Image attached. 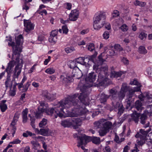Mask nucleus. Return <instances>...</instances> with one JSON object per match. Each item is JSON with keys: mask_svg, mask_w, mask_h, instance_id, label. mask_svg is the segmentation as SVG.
Listing matches in <instances>:
<instances>
[{"mask_svg": "<svg viewBox=\"0 0 152 152\" xmlns=\"http://www.w3.org/2000/svg\"><path fill=\"white\" fill-rule=\"evenodd\" d=\"M92 141L93 143L96 144H99L100 142V138L96 137H90L84 135L81 137L79 138L78 140L77 146L78 147H80L83 150H84L85 152L87 151V150L85 149L84 146L88 142Z\"/></svg>", "mask_w": 152, "mask_h": 152, "instance_id": "7", "label": "nucleus"}, {"mask_svg": "<svg viewBox=\"0 0 152 152\" xmlns=\"http://www.w3.org/2000/svg\"><path fill=\"white\" fill-rule=\"evenodd\" d=\"M130 84L133 85H139L140 83L137 81V80L135 79L133 80H132L130 83Z\"/></svg>", "mask_w": 152, "mask_h": 152, "instance_id": "43", "label": "nucleus"}, {"mask_svg": "<svg viewBox=\"0 0 152 152\" xmlns=\"http://www.w3.org/2000/svg\"><path fill=\"white\" fill-rule=\"evenodd\" d=\"M148 132L147 131L141 129L140 133H137L136 134L135 137L137 138L136 142L138 145H142L146 141L148 146L151 145L152 144V133H150L148 136H146Z\"/></svg>", "mask_w": 152, "mask_h": 152, "instance_id": "4", "label": "nucleus"}, {"mask_svg": "<svg viewBox=\"0 0 152 152\" xmlns=\"http://www.w3.org/2000/svg\"><path fill=\"white\" fill-rule=\"evenodd\" d=\"M5 41L8 42L9 46H11L13 49L12 58L15 56H20V54L22 51V45L23 42V38L22 35H19L15 37L16 45L14 42L12 41V38L9 36L6 37Z\"/></svg>", "mask_w": 152, "mask_h": 152, "instance_id": "3", "label": "nucleus"}, {"mask_svg": "<svg viewBox=\"0 0 152 152\" xmlns=\"http://www.w3.org/2000/svg\"><path fill=\"white\" fill-rule=\"evenodd\" d=\"M64 7L65 8L68 10H70L72 8V4L69 3H66L64 4Z\"/></svg>", "mask_w": 152, "mask_h": 152, "instance_id": "44", "label": "nucleus"}, {"mask_svg": "<svg viewBox=\"0 0 152 152\" xmlns=\"http://www.w3.org/2000/svg\"><path fill=\"white\" fill-rule=\"evenodd\" d=\"M75 50V48L72 47H67L65 49V52L67 53H71Z\"/></svg>", "mask_w": 152, "mask_h": 152, "instance_id": "38", "label": "nucleus"}, {"mask_svg": "<svg viewBox=\"0 0 152 152\" xmlns=\"http://www.w3.org/2000/svg\"><path fill=\"white\" fill-rule=\"evenodd\" d=\"M107 49V47L105 48L104 52L102 53L99 56L98 58L100 62L105 61L108 57L107 55L113 56L117 54V53L115 52L114 51L111 49L108 50L106 52Z\"/></svg>", "mask_w": 152, "mask_h": 152, "instance_id": "14", "label": "nucleus"}, {"mask_svg": "<svg viewBox=\"0 0 152 152\" xmlns=\"http://www.w3.org/2000/svg\"><path fill=\"white\" fill-rule=\"evenodd\" d=\"M87 48L88 50L91 51L94 49V45L93 43L89 44L87 46Z\"/></svg>", "mask_w": 152, "mask_h": 152, "instance_id": "47", "label": "nucleus"}, {"mask_svg": "<svg viewBox=\"0 0 152 152\" xmlns=\"http://www.w3.org/2000/svg\"><path fill=\"white\" fill-rule=\"evenodd\" d=\"M139 98L141 100L146 99L148 100L146 102L148 104L152 102V95L148 92H145L143 94H141L138 96Z\"/></svg>", "mask_w": 152, "mask_h": 152, "instance_id": "17", "label": "nucleus"}, {"mask_svg": "<svg viewBox=\"0 0 152 152\" xmlns=\"http://www.w3.org/2000/svg\"><path fill=\"white\" fill-rule=\"evenodd\" d=\"M138 86L135 87L133 88L129 89L126 83H123L122 85L121 91L118 94L119 99L120 100H122L124 97L126 93L128 90H129V94L127 97L130 98L132 97L135 92H137L140 91V87L141 86L140 84L138 85Z\"/></svg>", "mask_w": 152, "mask_h": 152, "instance_id": "8", "label": "nucleus"}, {"mask_svg": "<svg viewBox=\"0 0 152 152\" xmlns=\"http://www.w3.org/2000/svg\"><path fill=\"white\" fill-rule=\"evenodd\" d=\"M62 29L63 33L65 34H67L69 31V30L67 26H66L64 25L62 26Z\"/></svg>", "mask_w": 152, "mask_h": 152, "instance_id": "45", "label": "nucleus"}, {"mask_svg": "<svg viewBox=\"0 0 152 152\" xmlns=\"http://www.w3.org/2000/svg\"><path fill=\"white\" fill-rule=\"evenodd\" d=\"M147 36V34L143 32H141L139 35V37L141 40L145 39Z\"/></svg>", "mask_w": 152, "mask_h": 152, "instance_id": "39", "label": "nucleus"}, {"mask_svg": "<svg viewBox=\"0 0 152 152\" xmlns=\"http://www.w3.org/2000/svg\"><path fill=\"white\" fill-rule=\"evenodd\" d=\"M97 53L95 52L94 54L91 56H88L87 57H80L76 59L73 61L71 62L70 68H73L76 66V64L77 63L85 65L86 67H89L91 64L90 62H93V58L95 57L97 55Z\"/></svg>", "mask_w": 152, "mask_h": 152, "instance_id": "6", "label": "nucleus"}, {"mask_svg": "<svg viewBox=\"0 0 152 152\" xmlns=\"http://www.w3.org/2000/svg\"><path fill=\"white\" fill-rule=\"evenodd\" d=\"M16 86H14L13 88H11L10 91H9V95L11 96H14L16 94Z\"/></svg>", "mask_w": 152, "mask_h": 152, "instance_id": "31", "label": "nucleus"}, {"mask_svg": "<svg viewBox=\"0 0 152 152\" xmlns=\"http://www.w3.org/2000/svg\"><path fill=\"white\" fill-rule=\"evenodd\" d=\"M124 73V72L121 71L116 72L115 71H113L111 72L110 77L111 78H117L120 77Z\"/></svg>", "mask_w": 152, "mask_h": 152, "instance_id": "24", "label": "nucleus"}, {"mask_svg": "<svg viewBox=\"0 0 152 152\" xmlns=\"http://www.w3.org/2000/svg\"><path fill=\"white\" fill-rule=\"evenodd\" d=\"M10 75H8L6 80L5 82V86L6 87H12V82L10 78Z\"/></svg>", "mask_w": 152, "mask_h": 152, "instance_id": "26", "label": "nucleus"}, {"mask_svg": "<svg viewBox=\"0 0 152 152\" xmlns=\"http://www.w3.org/2000/svg\"><path fill=\"white\" fill-rule=\"evenodd\" d=\"M134 4L135 6H144L146 4L145 2H140L138 0H136L134 1Z\"/></svg>", "mask_w": 152, "mask_h": 152, "instance_id": "36", "label": "nucleus"}, {"mask_svg": "<svg viewBox=\"0 0 152 152\" xmlns=\"http://www.w3.org/2000/svg\"><path fill=\"white\" fill-rule=\"evenodd\" d=\"M95 129L100 128L99 131V135L101 136H104L107 133L109 129L112 126V123L110 121H107L104 124L98 121L94 123Z\"/></svg>", "mask_w": 152, "mask_h": 152, "instance_id": "10", "label": "nucleus"}, {"mask_svg": "<svg viewBox=\"0 0 152 152\" xmlns=\"http://www.w3.org/2000/svg\"><path fill=\"white\" fill-rule=\"evenodd\" d=\"M61 124L65 127L72 126L74 129H76L81 125L82 119L78 118L67 119L62 121Z\"/></svg>", "mask_w": 152, "mask_h": 152, "instance_id": "12", "label": "nucleus"}, {"mask_svg": "<svg viewBox=\"0 0 152 152\" xmlns=\"http://www.w3.org/2000/svg\"><path fill=\"white\" fill-rule=\"evenodd\" d=\"M89 30L88 29H86L80 32V34L82 35H84L87 33L89 32Z\"/></svg>", "mask_w": 152, "mask_h": 152, "instance_id": "58", "label": "nucleus"}, {"mask_svg": "<svg viewBox=\"0 0 152 152\" xmlns=\"http://www.w3.org/2000/svg\"><path fill=\"white\" fill-rule=\"evenodd\" d=\"M119 15V12L116 10H114L112 13L111 19L113 18L116 17Z\"/></svg>", "mask_w": 152, "mask_h": 152, "instance_id": "37", "label": "nucleus"}, {"mask_svg": "<svg viewBox=\"0 0 152 152\" xmlns=\"http://www.w3.org/2000/svg\"><path fill=\"white\" fill-rule=\"evenodd\" d=\"M146 72L148 77L152 79V68H148L146 70Z\"/></svg>", "mask_w": 152, "mask_h": 152, "instance_id": "34", "label": "nucleus"}, {"mask_svg": "<svg viewBox=\"0 0 152 152\" xmlns=\"http://www.w3.org/2000/svg\"><path fill=\"white\" fill-rule=\"evenodd\" d=\"M113 105L115 111L118 110V113H122L124 110L123 106L121 103L117 102L116 104L115 101H112Z\"/></svg>", "mask_w": 152, "mask_h": 152, "instance_id": "20", "label": "nucleus"}, {"mask_svg": "<svg viewBox=\"0 0 152 152\" xmlns=\"http://www.w3.org/2000/svg\"><path fill=\"white\" fill-rule=\"evenodd\" d=\"M58 31L57 30H55L52 31L50 36H52L54 37H57L58 34Z\"/></svg>", "mask_w": 152, "mask_h": 152, "instance_id": "54", "label": "nucleus"}, {"mask_svg": "<svg viewBox=\"0 0 152 152\" xmlns=\"http://www.w3.org/2000/svg\"><path fill=\"white\" fill-rule=\"evenodd\" d=\"M28 112V110L27 108H26L23 110L22 113V115L23 116H27V114Z\"/></svg>", "mask_w": 152, "mask_h": 152, "instance_id": "57", "label": "nucleus"}, {"mask_svg": "<svg viewBox=\"0 0 152 152\" xmlns=\"http://www.w3.org/2000/svg\"><path fill=\"white\" fill-rule=\"evenodd\" d=\"M38 13L41 15H42L43 14H45V15H47V12L45 10H41L40 11H37Z\"/></svg>", "mask_w": 152, "mask_h": 152, "instance_id": "56", "label": "nucleus"}, {"mask_svg": "<svg viewBox=\"0 0 152 152\" xmlns=\"http://www.w3.org/2000/svg\"><path fill=\"white\" fill-rule=\"evenodd\" d=\"M106 18V15L103 12L101 11L96 12L94 16L93 27L96 30H99L105 23V20Z\"/></svg>", "mask_w": 152, "mask_h": 152, "instance_id": "5", "label": "nucleus"}, {"mask_svg": "<svg viewBox=\"0 0 152 152\" xmlns=\"http://www.w3.org/2000/svg\"><path fill=\"white\" fill-rule=\"evenodd\" d=\"M103 36L104 39H107L109 38L110 36L109 32L107 31H105L103 34Z\"/></svg>", "mask_w": 152, "mask_h": 152, "instance_id": "49", "label": "nucleus"}, {"mask_svg": "<svg viewBox=\"0 0 152 152\" xmlns=\"http://www.w3.org/2000/svg\"><path fill=\"white\" fill-rule=\"evenodd\" d=\"M72 76L79 79L82 76L81 71L78 69H73L72 71Z\"/></svg>", "mask_w": 152, "mask_h": 152, "instance_id": "21", "label": "nucleus"}, {"mask_svg": "<svg viewBox=\"0 0 152 152\" xmlns=\"http://www.w3.org/2000/svg\"><path fill=\"white\" fill-rule=\"evenodd\" d=\"M7 101L5 100L1 101L0 104V108L2 112H4L7 108V106L5 104Z\"/></svg>", "mask_w": 152, "mask_h": 152, "instance_id": "23", "label": "nucleus"}, {"mask_svg": "<svg viewBox=\"0 0 152 152\" xmlns=\"http://www.w3.org/2000/svg\"><path fill=\"white\" fill-rule=\"evenodd\" d=\"M36 66V65L34 64L32 66V67L29 70V73H31L33 72V71L35 69V66Z\"/></svg>", "mask_w": 152, "mask_h": 152, "instance_id": "62", "label": "nucleus"}, {"mask_svg": "<svg viewBox=\"0 0 152 152\" xmlns=\"http://www.w3.org/2000/svg\"><path fill=\"white\" fill-rule=\"evenodd\" d=\"M21 142V140H19L18 139H16L13 140L12 141L10 142V144H19Z\"/></svg>", "mask_w": 152, "mask_h": 152, "instance_id": "51", "label": "nucleus"}, {"mask_svg": "<svg viewBox=\"0 0 152 152\" xmlns=\"http://www.w3.org/2000/svg\"><path fill=\"white\" fill-rule=\"evenodd\" d=\"M56 69L54 67H50L46 69L45 72L50 75H52L55 73Z\"/></svg>", "mask_w": 152, "mask_h": 152, "instance_id": "27", "label": "nucleus"}, {"mask_svg": "<svg viewBox=\"0 0 152 152\" xmlns=\"http://www.w3.org/2000/svg\"><path fill=\"white\" fill-rule=\"evenodd\" d=\"M34 138H36V139L38 140L39 141H41L42 142H44L45 140V138L41 136H39L37 137H36L35 136V137H34Z\"/></svg>", "mask_w": 152, "mask_h": 152, "instance_id": "48", "label": "nucleus"}, {"mask_svg": "<svg viewBox=\"0 0 152 152\" xmlns=\"http://www.w3.org/2000/svg\"><path fill=\"white\" fill-rule=\"evenodd\" d=\"M138 52L140 53L145 54L147 53V50L145 47L140 46L139 48Z\"/></svg>", "mask_w": 152, "mask_h": 152, "instance_id": "32", "label": "nucleus"}, {"mask_svg": "<svg viewBox=\"0 0 152 152\" xmlns=\"http://www.w3.org/2000/svg\"><path fill=\"white\" fill-rule=\"evenodd\" d=\"M79 14V12L78 10L76 9L72 10L69 15V19L72 21L76 20L78 17Z\"/></svg>", "mask_w": 152, "mask_h": 152, "instance_id": "19", "label": "nucleus"}, {"mask_svg": "<svg viewBox=\"0 0 152 152\" xmlns=\"http://www.w3.org/2000/svg\"><path fill=\"white\" fill-rule=\"evenodd\" d=\"M96 78V75L94 72L89 74L88 77L86 78L85 81L86 84H83L82 82L79 83L78 87L81 91L86 89V88L91 87L93 86V83L95 81Z\"/></svg>", "mask_w": 152, "mask_h": 152, "instance_id": "11", "label": "nucleus"}, {"mask_svg": "<svg viewBox=\"0 0 152 152\" xmlns=\"http://www.w3.org/2000/svg\"><path fill=\"white\" fill-rule=\"evenodd\" d=\"M19 115L20 114L18 113H16L14 116L13 119L18 120Z\"/></svg>", "mask_w": 152, "mask_h": 152, "instance_id": "60", "label": "nucleus"}, {"mask_svg": "<svg viewBox=\"0 0 152 152\" xmlns=\"http://www.w3.org/2000/svg\"><path fill=\"white\" fill-rule=\"evenodd\" d=\"M43 96L45 97L51 101L55 98V95H51L48 93L47 91H45L43 92L42 94Z\"/></svg>", "mask_w": 152, "mask_h": 152, "instance_id": "22", "label": "nucleus"}, {"mask_svg": "<svg viewBox=\"0 0 152 152\" xmlns=\"http://www.w3.org/2000/svg\"><path fill=\"white\" fill-rule=\"evenodd\" d=\"M19 56H15L14 58H12V60L10 61L8 64L7 67L5 72H6L8 74V75H11V74L12 71L14 67L15 62L18 64L15 66L14 72L13 75V79L15 80V78H18V76L20 75L21 71V68L23 64V60L21 59H19Z\"/></svg>", "mask_w": 152, "mask_h": 152, "instance_id": "2", "label": "nucleus"}, {"mask_svg": "<svg viewBox=\"0 0 152 152\" xmlns=\"http://www.w3.org/2000/svg\"><path fill=\"white\" fill-rule=\"evenodd\" d=\"M17 121L18 120H17L13 119L12 121L11 124V126L12 128V132H13L12 133L13 136H14V134H15L16 130V128L15 126L16 125Z\"/></svg>", "mask_w": 152, "mask_h": 152, "instance_id": "30", "label": "nucleus"}, {"mask_svg": "<svg viewBox=\"0 0 152 152\" xmlns=\"http://www.w3.org/2000/svg\"><path fill=\"white\" fill-rule=\"evenodd\" d=\"M31 143L33 146L34 149H37V148L40 147L39 144L37 141H31Z\"/></svg>", "mask_w": 152, "mask_h": 152, "instance_id": "41", "label": "nucleus"}, {"mask_svg": "<svg viewBox=\"0 0 152 152\" xmlns=\"http://www.w3.org/2000/svg\"><path fill=\"white\" fill-rule=\"evenodd\" d=\"M121 61L124 64L128 65L129 64V61L126 58L123 57L121 59Z\"/></svg>", "mask_w": 152, "mask_h": 152, "instance_id": "52", "label": "nucleus"}, {"mask_svg": "<svg viewBox=\"0 0 152 152\" xmlns=\"http://www.w3.org/2000/svg\"><path fill=\"white\" fill-rule=\"evenodd\" d=\"M61 80H62L63 83H65L67 82L68 81H69L70 80L71 78L69 77H68V78L66 77H64L63 76L61 75Z\"/></svg>", "mask_w": 152, "mask_h": 152, "instance_id": "50", "label": "nucleus"}, {"mask_svg": "<svg viewBox=\"0 0 152 152\" xmlns=\"http://www.w3.org/2000/svg\"><path fill=\"white\" fill-rule=\"evenodd\" d=\"M105 27L106 29L107 30H110L111 28L110 25L108 23H106L105 25Z\"/></svg>", "mask_w": 152, "mask_h": 152, "instance_id": "61", "label": "nucleus"}, {"mask_svg": "<svg viewBox=\"0 0 152 152\" xmlns=\"http://www.w3.org/2000/svg\"><path fill=\"white\" fill-rule=\"evenodd\" d=\"M135 106L136 109L138 111H140L142 110V103L139 100L137 101L135 103Z\"/></svg>", "mask_w": 152, "mask_h": 152, "instance_id": "29", "label": "nucleus"}, {"mask_svg": "<svg viewBox=\"0 0 152 152\" xmlns=\"http://www.w3.org/2000/svg\"><path fill=\"white\" fill-rule=\"evenodd\" d=\"M83 93L76 94L72 96H69L65 100L59 102L54 108H51L47 110V105L43 102H39L38 111L35 114L37 118H41L43 113L45 112L48 115L54 116L55 118L58 116L60 117H78L84 114L87 110L83 107H80L79 105L84 104L86 106L89 104L87 97L83 96Z\"/></svg>", "mask_w": 152, "mask_h": 152, "instance_id": "1", "label": "nucleus"}, {"mask_svg": "<svg viewBox=\"0 0 152 152\" xmlns=\"http://www.w3.org/2000/svg\"><path fill=\"white\" fill-rule=\"evenodd\" d=\"M124 138H121L120 139L118 136L117 135H115L114 140L117 143H120L124 141Z\"/></svg>", "mask_w": 152, "mask_h": 152, "instance_id": "40", "label": "nucleus"}, {"mask_svg": "<svg viewBox=\"0 0 152 152\" xmlns=\"http://www.w3.org/2000/svg\"><path fill=\"white\" fill-rule=\"evenodd\" d=\"M140 116V114L137 113L136 111L134 112L131 115V117L132 119L135 123H137L138 122Z\"/></svg>", "mask_w": 152, "mask_h": 152, "instance_id": "25", "label": "nucleus"}, {"mask_svg": "<svg viewBox=\"0 0 152 152\" xmlns=\"http://www.w3.org/2000/svg\"><path fill=\"white\" fill-rule=\"evenodd\" d=\"M28 116L30 118L31 124L32 127L34 128L35 133L44 136H48L50 135L51 132L48 128L41 129L39 130L37 128H35V126L34 124L35 121L34 117H32L30 114H29Z\"/></svg>", "mask_w": 152, "mask_h": 152, "instance_id": "13", "label": "nucleus"}, {"mask_svg": "<svg viewBox=\"0 0 152 152\" xmlns=\"http://www.w3.org/2000/svg\"><path fill=\"white\" fill-rule=\"evenodd\" d=\"M46 7V6L43 4L40 5L39 6L38 10H37V12L40 11V10H41L42 9L45 8Z\"/></svg>", "mask_w": 152, "mask_h": 152, "instance_id": "63", "label": "nucleus"}, {"mask_svg": "<svg viewBox=\"0 0 152 152\" xmlns=\"http://www.w3.org/2000/svg\"><path fill=\"white\" fill-rule=\"evenodd\" d=\"M50 58L51 57L50 56H48V58L46 59L44 61V64L45 65H47L48 63L50 61Z\"/></svg>", "mask_w": 152, "mask_h": 152, "instance_id": "59", "label": "nucleus"}, {"mask_svg": "<svg viewBox=\"0 0 152 152\" xmlns=\"http://www.w3.org/2000/svg\"><path fill=\"white\" fill-rule=\"evenodd\" d=\"M24 24L25 30L27 32H28L34 29V25L29 20H24Z\"/></svg>", "mask_w": 152, "mask_h": 152, "instance_id": "18", "label": "nucleus"}, {"mask_svg": "<svg viewBox=\"0 0 152 152\" xmlns=\"http://www.w3.org/2000/svg\"><path fill=\"white\" fill-rule=\"evenodd\" d=\"M23 1L25 3V4L23 6V9L27 10L29 9V7L26 5V4L28 3V1L26 0H23Z\"/></svg>", "mask_w": 152, "mask_h": 152, "instance_id": "53", "label": "nucleus"}, {"mask_svg": "<svg viewBox=\"0 0 152 152\" xmlns=\"http://www.w3.org/2000/svg\"><path fill=\"white\" fill-rule=\"evenodd\" d=\"M23 136L24 137H27L28 136H32L33 138L35 137V134L34 133H32L31 132L27 131L26 132L23 133Z\"/></svg>", "mask_w": 152, "mask_h": 152, "instance_id": "35", "label": "nucleus"}, {"mask_svg": "<svg viewBox=\"0 0 152 152\" xmlns=\"http://www.w3.org/2000/svg\"><path fill=\"white\" fill-rule=\"evenodd\" d=\"M152 107V105H149L147 106V110L144 111V113L141 116L140 118L141 122L142 124L145 123V121L147 118L148 116H151L152 114V110H151Z\"/></svg>", "mask_w": 152, "mask_h": 152, "instance_id": "16", "label": "nucleus"}, {"mask_svg": "<svg viewBox=\"0 0 152 152\" xmlns=\"http://www.w3.org/2000/svg\"><path fill=\"white\" fill-rule=\"evenodd\" d=\"M47 123V120L45 118H43L39 124V126L40 128L44 127Z\"/></svg>", "mask_w": 152, "mask_h": 152, "instance_id": "33", "label": "nucleus"}, {"mask_svg": "<svg viewBox=\"0 0 152 152\" xmlns=\"http://www.w3.org/2000/svg\"><path fill=\"white\" fill-rule=\"evenodd\" d=\"M30 149L29 146H26L24 150V152H30Z\"/></svg>", "mask_w": 152, "mask_h": 152, "instance_id": "64", "label": "nucleus"}, {"mask_svg": "<svg viewBox=\"0 0 152 152\" xmlns=\"http://www.w3.org/2000/svg\"><path fill=\"white\" fill-rule=\"evenodd\" d=\"M26 94L25 93L22 94L20 98V101H21L20 104H19V105H20L21 104H22L25 102V101H23V99L25 98Z\"/></svg>", "mask_w": 152, "mask_h": 152, "instance_id": "55", "label": "nucleus"}, {"mask_svg": "<svg viewBox=\"0 0 152 152\" xmlns=\"http://www.w3.org/2000/svg\"><path fill=\"white\" fill-rule=\"evenodd\" d=\"M57 37L50 36L49 38V41L52 45H54L57 41Z\"/></svg>", "mask_w": 152, "mask_h": 152, "instance_id": "28", "label": "nucleus"}, {"mask_svg": "<svg viewBox=\"0 0 152 152\" xmlns=\"http://www.w3.org/2000/svg\"><path fill=\"white\" fill-rule=\"evenodd\" d=\"M114 48L116 50L119 51H122L123 50L122 48L119 44L115 45L114 46Z\"/></svg>", "mask_w": 152, "mask_h": 152, "instance_id": "46", "label": "nucleus"}, {"mask_svg": "<svg viewBox=\"0 0 152 152\" xmlns=\"http://www.w3.org/2000/svg\"><path fill=\"white\" fill-rule=\"evenodd\" d=\"M120 28L122 31H126L128 29V27L126 24H124L121 26Z\"/></svg>", "mask_w": 152, "mask_h": 152, "instance_id": "42", "label": "nucleus"}, {"mask_svg": "<svg viewBox=\"0 0 152 152\" xmlns=\"http://www.w3.org/2000/svg\"><path fill=\"white\" fill-rule=\"evenodd\" d=\"M110 94L109 96H108L104 94H101V99L102 102H105L107 99L108 97H110L112 100L115 99H117V95L116 90L111 89L110 92Z\"/></svg>", "mask_w": 152, "mask_h": 152, "instance_id": "15", "label": "nucleus"}, {"mask_svg": "<svg viewBox=\"0 0 152 152\" xmlns=\"http://www.w3.org/2000/svg\"><path fill=\"white\" fill-rule=\"evenodd\" d=\"M93 68L94 69L96 70L97 72L100 71L97 80L99 83L105 84V82L108 80L106 77L107 75V66L105 65L104 66H103L100 67L99 65L98 66L95 64L93 66Z\"/></svg>", "mask_w": 152, "mask_h": 152, "instance_id": "9", "label": "nucleus"}]
</instances>
